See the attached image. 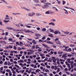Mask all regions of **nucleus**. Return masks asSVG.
<instances>
[{
  "label": "nucleus",
  "instance_id": "43",
  "mask_svg": "<svg viewBox=\"0 0 76 76\" xmlns=\"http://www.w3.org/2000/svg\"><path fill=\"white\" fill-rule=\"evenodd\" d=\"M58 38H56V39H55V42H56L58 41Z\"/></svg>",
  "mask_w": 76,
  "mask_h": 76
},
{
  "label": "nucleus",
  "instance_id": "8",
  "mask_svg": "<svg viewBox=\"0 0 76 76\" xmlns=\"http://www.w3.org/2000/svg\"><path fill=\"white\" fill-rule=\"evenodd\" d=\"M48 30L50 32H51V33H54V31L52 28H49Z\"/></svg>",
  "mask_w": 76,
  "mask_h": 76
},
{
  "label": "nucleus",
  "instance_id": "48",
  "mask_svg": "<svg viewBox=\"0 0 76 76\" xmlns=\"http://www.w3.org/2000/svg\"><path fill=\"white\" fill-rule=\"evenodd\" d=\"M52 20L53 22H56V20L54 19H52Z\"/></svg>",
  "mask_w": 76,
  "mask_h": 76
},
{
  "label": "nucleus",
  "instance_id": "21",
  "mask_svg": "<svg viewBox=\"0 0 76 76\" xmlns=\"http://www.w3.org/2000/svg\"><path fill=\"white\" fill-rule=\"evenodd\" d=\"M1 0L2 1H3V3H5V4H7V2H6V1L5 0Z\"/></svg>",
  "mask_w": 76,
  "mask_h": 76
},
{
  "label": "nucleus",
  "instance_id": "63",
  "mask_svg": "<svg viewBox=\"0 0 76 76\" xmlns=\"http://www.w3.org/2000/svg\"><path fill=\"white\" fill-rule=\"evenodd\" d=\"M5 49H9V46H6L5 47Z\"/></svg>",
  "mask_w": 76,
  "mask_h": 76
},
{
  "label": "nucleus",
  "instance_id": "33",
  "mask_svg": "<svg viewBox=\"0 0 76 76\" xmlns=\"http://www.w3.org/2000/svg\"><path fill=\"white\" fill-rule=\"evenodd\" d=\"M62 4H63V5H64V4H66V1L63 0V2H62Z\"/></svg>",
  "mask_w": 76,
  "mask_h": 76
},
{
  "label": "nucleus",
  "instance_id": "13",
  "mask_svg": "<svg viewBox=\"0 0 76 76\" xmlns=\"http://www.w3.org/2000/svg\"><path fill=\"white\" fill-rule=\"evenodd\" d=\"M48 25H53V26H55V24L53 22H51L49 23Z\"/></svg>",
  "mask_w": 76,
  "mask_h": 76
},
{
  "label": "nucleus",
  "instance_id": "58",
  "mask_svg": "<svg viewBox=\"0 0 76 76\" xmlns=\"http://www.w3.org/2000/svg\"><path fill=\"white\" fill-rule=\"evenodd\" d=\"M7 8L8 9H12V7L11 6H8L7 7Z\"/></svg>",
  "mask_w": 76,
  "mask_h": 76
},
{
  "label": "nucleus",
  "instance_id": "34",
  "mask_svg": "<svg viewBox=\"0 0 76 76\" xmlns=\"http://www.w3.org/2000/svg\"><path fill=\"white\" fill-rule=\"evenodd\" d=\"M50 11H46L45 12L46 14H50Z\"/></svg>",
  "mask_w": 76,
  "mask_h": 76
},
{
  "label": "nucleus",
  "instance_id": "2",
  "mask_svg": "<svg viewBox=\"0 0 76 76\" xmlns=\"http://www.w3.org/2000/svg\"><path fill=\"white\" fill-rule=\"evenodd\" d=\"M40 2H41V3H44V4H47V5H51V4L49 3H47L46 2V0H41Z\"/></svg>",
  "mask_w": 76,
  "mask_h": 76
},
{
  "label": "nucleus",
  "instance_id": "56",
  "mask_svg": "<svg viewBox=\"0 0 76 76\" xmlns=\"http://www.w3.org/2000/svg\"><path fill=\"white\" fill-rule=\"evenodd\" d=\"M54 69L55 70H57V66H55Z\"/></svg>",
  "mask_w": 76,
  "mask_h": 76
},
{
  "label": "nucleus",
  "instance_id": "9",
  "mask_svg": "<svg viewBox=\"0 0 76 76\" xmlns=\"http://www.w3.org/2000/svg\"><path fill=\"white\" fill-rule=\"evenodd\" d=\"M46 42H47V44H54V43H53V42L50 41H47Z\"/></svg>",
  "mask_w": 76,
  "mask_h": 76
},
{
  "label": "nucleus",
  "instance_id": "10",
  "mask_svg": "<svg viewBox=\"0 0 76 76\" xmlns=\"http://www.w3.org/2000/svg\"><path fill=\"white\" fill-rule=\"evenodd\" d=\"M9 15H6V18H5V20H10V18H9Z\"/></svg>",
  "mask_w": 76,
  "mask_h": 76
},
{
  "label": "nucleus",
  "instance_id": "57",
  "mask_svg": "<svg viewBox=\"0 0 76 76\" xmlns=\"http://www.w3.org/2000/svg\"><path fill=\"white\" fill-rule=\"evenodd\" d=\"M9 48H12L13 47L11 45H10L9 46H8Z\"/></svg>",
  "mask_w": 76,
  "mask_h": 76
},
{
  "label": "nucleus",
  "instance_id": "11",
  "mask_svg": "<svg viewBox=\"0 0 76 76\" xmlns=\"http://www.w3.org/2000/svg\"><path fill=\"white\" fill-rule=\"evenodd\" d=\"M21 8L23 9H25V10H27V11H31V10L30 9H28L25 7H21Z\"/></svg>",
  "mask_w": 76,
  "mask_h": 76
},
{
  "label": "nucleus",
  "instance_id": "6",
  "mask_svg": "<svg viewBox=\"0 0 76 76\" xmlns=\"http://www.w3.org/2000/svg\"><path fill=\"white\" fill-rule=\"evenodd\" d=\"M42 8L43 9H47L48 7V6L47 5H45L43 6H42Z\"/></svg>",
  "mask_w": 76,
  "mask_h": 76
},
{
  "label": "nucleus",
  "instance_id": "1",
  "mask_svg": "<svg viewBox=\"0 0 76 76\" xmlns=\"http://www.w3.org/2000/svg\"><path fill=\"white\" fill-rule=\"evenodd\" d=\"M25 26L27 28H32L33 26H34V25L32 24L28 23L27 24H26Z\"/></svg>",
  "mask_w": 76,
  "mask_h": 76
},
{
  "label": "nucleus",
  "instance_id": "14",
  "mask_svg": "<svg viewBox=\"0 0 76 76\" xmlns=\"http://www.w3.org/2000/svg\"><path fill=\"white\" fill-rule=\"evenodd\" d=\"M56 43L57 44V45H61V43H60V42L59 41H58L57 42H56Z\"/></svg>",
  "mask_w": 76,
  "mask_h": 76
},
{
  "label": "nucleus",
  "instance_id": "45",
  "mask_svg": "<svg viewBox=\"0 0 76 76\" xmlns=\"http://www.w3.org/2000/svg\"><path fill=\"white\" fill-rule=\"evenodd\" d=\"M63 53V52H58V54H62Z\"/></svg>",
  "mask_w": 76,
  "mask_h": 76
},
{
  "label": "nucleus",
  "instance_id": "53",
  "mask_svg": "<svg viewBox=\"0 0 76 76\" xmlns=\"http://www.w3.org/2000/svg\"><path fill=\"white\" fill-rule=\"evenodd\" d=\"M66 65L68 66V67H70V64L68 63Z\"/></svg>",
  "mask_w": 76,
  "mask_h": 76
},
{
  "label": "nucleus",
  "instance_id": "19",
  "mask_svg": "<svg viewBox=\"0 0 76 76\" xmlns=\"http://www.w3.org/2000/svg\"><path fill=\"white\" fill-rule=\"evenodd\" d=\"M50 48H46V50L48 51V52H50Z\"/></svg>",
  "mask_w": 76,
  "mask_h": 76
},
{
  "label": "nucleus",
  "instance_id": "59",
  "mask_svg": "<svg viewBox=\"0 0 76 76\" xmlns=\"http://www.w3.org/2000/svg\"><path fill=\"white\" fill-rule=\"evenodd\" d=\"M41 65L42 66H45V65H44V63H41Z\"/></svg>",
  "mask_w": 76,
  "mask_h": 76
},
{
  "label": "nucleus",
  "instance_id": "3",
  "mask_svg": "<svg viewBox=\"0 0 76 76\" xmlns=\"http://www.w3.org/2000/svg\"><path fill=\"white\" fill-rule=\"evenodd\" d=\"M35 36H36V37H41V35H40L39 33H36L35 34ZM35 39H38L39 38V37H35Z\"/></svg>",
  "mask_w": 76,
  "mask_h": 76
},
{
  "label": "nucleus",
  "instance_id": "51",
  "mask_svg": "<svg viewBox=\"0 0 76 76\" xmlns=\"http://www.w3.org/2000/svg\"><path fill=\"white\" fill-rule=\"evenodd\" d=\"M13 49L15 50H16V49H17V47H16V46H14V47Z\"/></svg>",
  "mask_w": 76,
  "mask_h": 76
},
{
  "label": "nucleus",
  "instance_id": "16",
  "mask_svg": "<svg viewBox=\"0 0 76 76\" xmlns=\"http://www.w3.org/2000/svg\"><path fill=\"white\" fill-rule=\"evenodd\" d=\"M30 31H31L29 30V29H28L27 30H24V32L26 33H27V32H28V33H29L30 32Z\"/></svg>",
  "mask_w": 76,
  "mask_h": 76
},
{
  "label": "nucleus",
  "instance_id": "41",
  "mask_svg": "<svg viewBox=\"0 0 76 76\" xmlns=\"http://www.w3.org/2000/svg\"><path fill=\"white\" fill-rule=\"evenodd\" d=\"M40 56H41V57H42L43 56H45V54H40Z\"/></svg>",
  "mask_w": 76,
  "mask_h": 76
},
{
  "label": "nucleus",
  "instance_id": "42",
  "mask_svg": "<svg viewBox=\"0 0 76 76\" xmlns=\"http://www.w3.org/2000/svg\"><path fill=\"white\" fill-rule=\"evenodd\" d=\"M19 65L20 66H21V67H23V64H22V63H20L19 64Z\"/></svg>",
  "mask_w": 76,
  "mask_h": 76
},
{
  "label": "nucleus",
  "instance_id": "44",
  "mask_svg": "<svg viewBox=\"0 0 76 76\" xmlns=\"http://www.w3.org/2000/svg\"><path fill=\"white\" fill-rule=\"evenodd\" d=\"M0 25L1 26H3V22L2 21H0Z\"/></svg>",
  "mask_w": 76,
  "mask_h": 76
},
{
  "label": "nucleus",
  "instance_id": "54",
  "mask_svg": "<svg viewBox=\"0 0 76 76\" xmlns=\"http://www.w3.org/2000/svg\"><path fill=\"white\" fill-rule=\"evenodd\" d=\"M39 49H38V51H42V50L41 49V48H39Z\"/></svg>",
  "mask_w": 76,
  "mask_h": 76
},
{
  "label": "nucleus",
  "instance_id": "25",
  "mask_svg": "<svg viewBox=\"0 0 76 76\" xmlns=\"http://www.w3.org/2000/svg\"><path fill=\"white\" fill-rule=\"evenodd\" d=\"M44 70H45L46 72H49V70H48L47 69H44V70H43V71H44Z\"/></svg>",
  "mask_w": 76,
  "mask_h": 76
},
{
  "label": "nucleus",
  "instance_id": "15",
  "mask_svg": "<svg viewBox=\"0 0 76 76\" xmlns=\"http://www.w3.org/2000/svg\"><path fill=\"white\" fill-rule=\"evenodd\" d=\"M64 10L65 11L64 13L65 14H69V12L67 10H66L65 9H64Z\"/></svg>",
  "mask_w": 76,
  "mask_h": 76
},
{
  "label": "nucleus",
  "instance_id": "5",
  "mask_svg": "<svg viewBox=\"0 0 76 76\" xmlns=\"http://www.w3.org/2000/svg\"><path fill=\"white\" fill-rule=\"evenodd\" d=\"M64 8H65V9H71V10H73V11H74V12H75V9H73V8H71L69 7H69H66V6H64Z\"/></svg>",
  "mask_w": 76,
  "mask_h": 76
},
{
  "label": "nucleus",
  "instance_id": "50",
  "mask_svg": "<svg viewBox=\"0 0 76 76\" xmlns=\"http://www.w3.org/2000/svg\"><path fill=\"white\" fill-rule=\"evenodd\" d=\"M60 68H57V72H60Z\"/></svg>",
  "mask_w": 76,
  "mask_h": 76
},
{
  "label": "nucleus",
  "instance_id": "40",
  "mask_svg": "<svg viewBox=\"0 0 76 76\" xmlns=\"http://www.w3.org/2000/svg\"><path fill=\"white\" fill-rule=\"evenodd\" d=\"M9 76H12V72H9Z\"/></svg>",
  "mask_w": 76,
  "mask_h": 76
},
{
  "label": "nucleus",
  "instance_id": "49",
  "mask_svg": "<svg viewBox=\"0 0 76 76\" xmlns=\"http://www.w3.org/2000/svg\"><path fill=\"white\" fill-rule=\"evenodd\" d=\"M41 58L40 57H37L36 58V60H39Z\"/></svg>",
  "mask_w": 76,
  "mask_h": 76
},
{
  "label": "nucleus",
  "instance_id": "17",
  "mask_svg": "<svg viewBox=\"0 0 76 76\" xmlns=\"http://www.w3.org/2000/svg\"><path fill=\"white\" fill-rule=\"evenodd\" d=\"M24 62V61H23V60H19L18 61V62L19 63H23Z\"/></svg>",
  "mask_w": 76,
  "mask_h": 76
},
{
  "label": "nucleus",
  "instance_id": "18",
  "mask_svg": "<svg viewBox=\"0 0 76 76\" xmlns=\"http://www.w3.org/2000/svg\"><path fill=\"white\" fill-rule=\"evenodd\" d=\"M42 45L43 46H44V47H45V48H50L47 45H44V44H42Z\"/></svg>",
  "mask_w": 76,
  "mask_h": 76
},
{
  "label": "nucleus",
  "instance_id": "39",
  "mask_svg": "<svg viewBox=\"0 0 76 76\" xmlns=\"http://www.w3.org/2000/svg\"><path fill=\"white\" fill-rule=\"evenodd\" d=\"M18 50H22V48H20V47H18Z\"/></svg>",
  "mask_w": 76,
  "mask_h": 76
},
{
  "label": "nucleus",
  "instance_id": "52",
  "mask_svg": "<svg viewBox=\"0 0 76 76\" xmlns=\"http://www.w3.org/2000/svg\"><path fill=\"white\" fill-rule=\"evenodd\" d=\"M13 52L15 54H18V51H13Z\"/></svg>",
  "mask_w": 76,
  "mask_h": 76
},
{
  "label": "nucleus",
  "instance_id": "37",
  "mask_svg": "<svg viewBox=\"0 0 76 76\" xmlns=\"http://www.w3.org/2000/svg\"><path fill=\"white\" fill-rule=\"evenodd\" d=\"M7 72H9V73H10V72H11L10 71V69H7L6 70Z\"/></svg>",
  "mask_w": 76,
  "mask_h": 76
},
{
  "label": "nucleus",
  "instance_id": "55",
  "mask_svg": "<svg viewBox=\"0 0 76 76\" xmlns=\"http://www.w3.org/2000/svg\"><path fill=\"white\" fill-rule=\"evenodd\" d=\"M16 72H17V73H20V72H19V71H18V69H16Z\"/></svg>",
  "mask_w": 76,
  "mask_h": 76
},
{
  "label": "nucleus",
  "instance_id": "46",
  "mask_svg": "<svg viewBox=\"0 0 76 76\" xmlns=\"http://www.w3.org/2000/svg\"><path fill=\"white\" fill-rule=\"evenodd\" d=\"M12 72L13 74H16V71H15V70H12Z\"/></svg>",
  "mask_w": 76,
  "mask_h": 76
},
{
  "label": "nucleus",
  "instance_id": "24",
  "mask_svg": "<svg viewBox=\"0 0 76 76\" xmlns=\"http://www.w3.org/2000/svg\"><path fill=\"white\" fill-rule=\"evenodd\" d=\"M64 34L67 35L69 34V32L67 31H64Z\"/></svg>",
  "mask_w": 76,
  "mask_h": 76
},
{
  "label": "nucleus",
  "instance_id": "27",
  "mask_svg": "<svg viewBox=\"0 0 76 76\" xmlns=\"http://www.w3.org/2000/svg\"><path fill=\"white\" fill-rule=\"evenodd\" d=\"M32 43H33L34 44H37V42H35V40H33L32 41Z\"/></svg>",
  "mask_w": 76,
  "mask_h": 76
},
{
  "label": "nucleus",
  "instance_id": "4",
  "mask_svg": "<svg viewBox=\"0 0 76 76\" xmlns=\"http://www.w3.org/2000/svg\"><path fill=\"white\" fill-rule=\"evenodd\" d=\"M54 33L55 34H56V35H57V34H61V32L59 31L58 30L55 31V32L54 31Z\"/></svg>",
  "mask_w": 76,
  "mask_h": 76
},
{
  "label": "nucleus",
  "instance_id": "22",
  "mask_svg": "<svg viewBox=\"0 0 76 76\" xmlns=\"http://www.w3.org/2000/svg\"><path fill=\"white\" fill-rule=\"evenodd\" d=\"M71 58H68V59L67 60V61H68V62L69 63H71V61H70L71 60Z\"/></svg>",
  "mask_w": 76,
  "mask_h": 76
},
{
  "label": "nucleus",
  "instance_id": "12",
  "mask_svg": "<svg viewBox=\"0 0 76 76\" xmlns=\"http://www.w3.org/2000/svg\"><path fill=\"white\" fill-rule=\"evenodd\" d=\"M21 8L23 9H25V10H27V11H31V10L30 9H28L25 7H21Z\"/></svg>",
  "mask_w": 76,
  "mask_h": 76
},
{
  "label": "nucleus",
  "instance_id": "60",
  "mask_svg": "<svg viewBox=\"0 0 76 76\" xmlns=\"http://www.w3.org/2000/svg\"><path fill=\"white\" fill-rule=\"evenodd\" d=\"M40 69L41 70H44V68L42 66H41L40 67Z\"/></svg>",
  "mask_w": 76,
  "mask_h": 76
},
{
  "label": "nucleus",
  "instance_id": "32",
  "mask_svg": "<svg viewBox=\"0 0 76 76\" xmlns=\"http://www.w3.org/2000/svg\"><path fill=\"white\" fill-rule=\"evenodd\" d=\"M39 72H40V70L39 69H37L36 70V73H38Z\"/></svg>",
  "mask_w": 76,
  "mask_h": 76
},
{
  "label": "nucleus",
  "instance_id": "38",
  "mask_svg": "<svg viewBox=\"0 0 76 76\" xmlns=\"http://www.w3.org/2000/svg\"><path fill=\"white\" fill-rule=\"evenodd\" d=\"M38 53H35V54L37 55V57H39V55L38 54Z\"/></svg>",
  "mask_w": 76,
  "mask_h": 76
},
{
  "label": "nucleus",
  "instance_id": "36",
  "mask_svg": "<svg viewBox=\"0 0 76 76\" xmlns=\"http://www.w3.org/2000/svg\"><path fill=\"white\" fill-rule=\"evenodd\" d=\"M7 29H8L9 30H12V29H13V28L12 27H10V28H7Z\"/></svg>",
  "mask_w": 76,
  "mask_h": 76
},
{
  "label": "nucleus",
  "instance_id": "47",
  "mask_svg": "<svg viewBox=\"0 0 76 76\" xmlns=\"http://www.w3.org/2000/svg\"><path fill=\"white\" fill-rule=\"evenodd\" d=\"M36 48L37 49L39 48V46L38 45H36Z\"/></svg>",
  "mask_w": 76,
  "mask_h": 76
},
{
  "label": "nucleus",
  "instance_id": "30",
  "mask_svg": "<svg viewBox=\"0 0 76 76\" xmlns=\"http://www.w3.org/2000/svg\"><path fill=\"white\" fill-rule=\"evenodd\" d=\"M59 67H60L61 69H62V70H63L64 69V68H63V66H62L61 65H59Z\"/></svg>",
  "mask_w": 76,
  "mask_h": 76
},
{
  "label": "nucleus",
  "instance_id": "61",
  "mask_svg": "<svg viewBox=\"0 0 76 76\" xmlns=\"http://www.w3.org/2000/svg\"><path fill=\"white\" fill-rule=\"evenodd\" d=\"M8 40L10 41H12V40H13V39H12V38H9V39Z\"/></svg>",
  "mask_w": 76,
  "mask_h": 76
},
{
  "label": "nucleus",
  "instance_id": "23",
  "mask_svg": "<svg viewBox=\"0 0 76 76\" xmlns=\"http://www.w3.org/2000/svg\"><path fill=\"white\" fill-rule=\"evenodd\" d=\"M3 70V67H2L0 68V72L1 73H2V70Z\"/></svg>",
  "mask_w": 76,
  "mask_h": 76
},
{
  "label": "nucleus",
  "instance_id": "31",
  "mask_svg": "<svg viewBox=\"0 0 76 76\" xmlns=\"http://www.w3.org/2000/svg\"><path fill=\"white\" fill-rule=\"evenodd\" d=\"M34 1L35 3H39V0H34Z\"/></svg>",
  "mask_w": 76,
  "mask_h": 76
},
{
  "label": "nucleus",
  "instance_id": "7",
  "mask_svg": "<svg viewBox=\"0 0 76 76\" xmlns=\"http://www.w3.org/2000/svg\"><path fill=\"white\" fill-rule=\"evenodd\" d=\"M73 63H74V62L73 61H71L70 63V65H71L72 69H73Z\"/></svg>",
  "mask_w": 76,
  "mask_h": 76
},
{
  "label": "nucleus",
  "instance_id": "35",
  "mask_svg": "<svg viewBox=\"0 0 76 76\" xmlns=\"http://www.w3.org/2000/svg\"><path fill=\"white\" fill-rule=\"evenodd\" d=\"M20 46H22V45H23V43L22 42H20Z\"/></svg>",
  "mask_w": 76,
  "mask_h": 76
},
{
  "label": "nucleus",
  "instance_id": "29",
  "mask_svg": "<svg viewBox=\"0 0 76 76\" xmlns=\"http://www.w3.org/2000/svg\"><path fill=\"white\" fill-rule=\"evenodd\" d=\"M48 36H50L51 37H54V36H53V35L52 34H50L48 35Z\"/></svg>",
  "mask_w": 76,
  "mask_h": 76
},
{
  "label": "nucleus",
  "instance_id": "20",
  "mask_svg": "<svg viewBox=\"0 0 76 76\" xmlns=\"http://www.w3.org/2000/svg\"><path fill=\"white\" fill-rule=\"evenodd\" d=\"M53 9H54V10H55L56 11H57V12H58V10L57 9L56 7H53Z\"/></svg>",
  "mask_w": 76,
  "mask_h": 76
},
{
  "label": "nucleus",
  "instance_id": "64",
  "mask_svg": "<svg viewBox=\"0 0 76 76\" xmlns=\"http://www.w3.org/2000/svg\"><path fill=\"white\" fill-rule=\"evenodd\" d=\"M57 64H58V65H60V62H59V61H58L57 62Z\"/></svg>",
  "mask_w": 76,
  "mask_h": 76
},
{
  "label": "nucleus",
  "instance_id": "26",
  "mask_svg": "<svg viewBox=\"0 0 76 76\" xmlns=\"http://www.w3.org/2000/svg\"><path fill=\"white\" fill-rule=\"evenodd\" d=\"M15 67H16L17 68H18V69H21L20 68V67H19V66L17 65V64H16L15 66Z\"/></svg>",
  "mask_w": 76,
  "mask_h": 76
},
{
  "label": "nucleus",
  "instance_id": "28",
  "mask_svg": "<svg viewBox=\"0 0 76 76\" xmlns=\"http://www.w3.org/2000/svg\"><path fill=\"white\" fill-rule=\"evenodd\" d=\"M35 15V13L34 12H32L31 14L29 15L30 16H33L34 15Z\"/></svg>",
  "mask_w": 76,
  "mask_h": 76
},
{
  "label": "nucleus",
  "instance_id": "62",
  "mask_svg": "<svg viewBox=\"0 0 76 76\" xmlns=\"http://www.w3.org/2000/svg\"><path fill=\"white\" fill-rule=\"evenodd\" d=\"M42 31H46V28H43L42 29Z\"/></svg>",
  "mask_w": 76,
  "mask_h": 76
}]
</instances>
